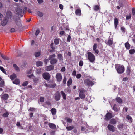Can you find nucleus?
<instances>
[{
	"instance_id": "obj_1",
	"label": "nucleus",
	"mask_w": 135,
	"mask_h": 135,
	"mask_svg": "<svg viewBox=\"0 0 135 135\" xmlns=\"http://www.w3.org/2000/svg\"><path fill=\"white\" fill-rule=\"evenodd\" d=\"M56 56L55 54H51L49 56L48 59L50 60V63L51 64L54 65L57 63V60L55 58Z\"/></svg>"
},
{
	"instance_id": "obj_2",
	"label": "nucleus",
	"mask_w": 135,
	"mask_h": 135,
	"mask_svg": "<svg viewBox=\"0 0 135 135\" xmlns=\"http://www.w3.org/2000/svg\"><path fill=\"white\" fill-rule=\"evenodd\" d=\"M115 68L117 72L119 74H122L124 71V68L123 66L118 64L115 66Z\"/></svg>"
},
{
	"instance_id": "obj_3",
	"label": "nucleus",
	"mask_w": 135,
	"mask_h": 135,
	"mask_svg": "<svg viewBox=\"0 0 135 135\" xmlns=\"http://www.w3.org/2000/svg\"><path fill=\"white\" fill-rule=\"evenodd\" d=\"M88 59L91 62H93L94 61L95 57L94 55L91 52H88L87 53Z\"/></svg>"
},
{
	"instance_id": "obj_4",
	"label": "nucleus",
	"mask_w": 135,
	"mask_h": 135,
	"mask_svg": "<svg viewBox=\"0 0 135 135\" xmlns=\"http://www.w3.org/2000/svg\"><path fill=\"white\" fill-rule=\"evenodd\" d=\"M86 91L84 89H81L79 93V96L83 100H84L85 97V92Z\"/></svg>"
},
{
	"instance_id": "obj_5",
	"label": "nucleus",
	"mask_w": 135,
	"mask_h": 135,
	"mask_svg": "<svg viewBox=\"0 0 135 135\" xmlns=\"http://www.w3.org/2000/svg\"><path fill=\"white\" fill-rule=\"evenodd\" d=\"M84 83L85 85L89 86H92L94 85V83L88 79H85L84 80Z\"/></svg>"
},
{
	"instance_id": "obj_6",
	"label": "nucleus",
	"mask_w": 135,
	"mask_h": 135,
	"mask_svg": "<svg viewBox=\"0 0 135 135\" xmlns=\"http://www.w3.org/2000/svg\"><path fill=\"white\" fill-rule=\"evenodd\" d=\"M9 95L7 94H2L1 96V98L2 100H6L8 99L9 98Z\"/></svg>"
},
{
	"instance_id": "obj_7",
	"label": "nucleus",
	"mask_w": 135,
	"mask_h": 135,
	"mask_svg": "<svg viewBox=\"0 0 135 135\" xmlns=\"http://www.w3.org/2000/svg\"><path fill=\"white\" fill-rule=\"evenodd\" d=\"M112 117V114L109 112H108L105 115V120H108L110 119Z\"/></svg>"
},
{
	"instance_id": "obj_8",
	"label": "nucleus",
	"mask_w": 135,
	"mask_h": 135,
	"mask_svg": "<svg viewBox=\"0 0 135 135\" xmlns=\"http://www.w3.org/2000/svg\"><path fill=\"white\" fill-rule=\"evenodd\" d=\"M56 78L58 82H60L62 79V76L61 74L59 73H57L56 76Z\"/></svg>"
},
{
	"instance_id": "obj_9",
	"label": "nucleus",
	"mask_w": 135,
	"mask_h": 135,
	"mask_svg": "<svg viewBox=\"0 0 135 135\" xmlns=\"http://www.w3.org/2000/svg\"><path fill=\"white\" fill-rule=\"evenodd\" d=\"M60 94L58 91L56 92L55 94L54 98L56 100L58 101L60 98Z\"/></svg>"
},
{
	"instance_id": "obj_10",
	"label": "nucleus",
	"mask_w": 135,
	"mask_h": 135,
	"mask_svg": "<svg viewBox=\"0 0 135 135\" xmlns=\"http://www.w3.org/2000/svg\"><path fill=\"white\" fill-rule=\"evenodd\" d=\"M42 76L43 78L46 80H48L50 78V75L47 73H43Z\"/></svg>"
},
{
	"instance_id": "obj_11",
	"label": "nucleus",
	"mask_w": 135,
	"mask_h": 135,
	"mask_svg": "<svg viewBox=\"0 0 135 135\" xmlns=\"http://www.w3.org/2000/svg\"><path fill=\"white\" fill-rule=\"evenodd\" d=\"M107 128L110 131L114 132L115 131V127L111 124H108L107 126Z\"/></svg>"
},
{
	"instance_id": "obj_12",
	"label": "nucleus",
	"mask_w": 135,
	"mask_h": 135,
	"mask_svg": "<svg viewBox=\"0 0 135 135\" xmlns=\"http://www.w3.org/2000/svg\"><path fill=\"white\" fill-rule=\"evenodd\" d=\"M12 16V14L11 11H7L6 13V16L5 17H6L8 19H10Z\"/></svg>"
},
{
	"instance_id": "obj_13",
	"label": "nucleus",
	"mask_w": 135,
	"mask_h": 135,
	"mask_svg": "<svg viewBox=\"0 0 135 135\" xmlns=\"http://www.w3.org/2000/svg\"><path fill=\"white\" fill-rule=\"evenodd\" d=\"M9 20L5 17L1 22V24L2 26H5L7 23L8 21Z\"/></svg>"
},
{
	"instance_id": "obj_14",
	"label": "nucleus",
	"mask_w": 135,
	"mask_h": 135,
	"mask_svg": "<svg viewBox=\"0 0 135 135\" xmlns=\"http://www.w3.org/2000/svg\"><path fill=\"white\" fill-rule=\"evenodd\" d=\"M113 38H112L110 39H108L107 42L106 43V44L109 46H111L113 44Z\"/></svg>"
},
{
	"instance_id": "obj_15",
	"label": "nucleus",
	"mask_w": 135,
	"mask_h": 135,
	"mask_svg": "<svg viewBox=\"0 0 135 135\" xmlns=\"http://www.w3.org/2000/svg\"><path fill=\"white\" fill-rule=\"evenodd\" d=\"M97 45V43L94 44L93 46V50L96 53L98 54L99 52V51L98 49H96Z\"/></svg>"
},
{
	"instance_id": "obj_16",
	"label": "nucleus",
	"mask_w": 135,
	"mask_h": 135,
	"mask_svg": "<svg viewBox=\"0 0 135 135\" xmlns=\"http://www.w3.org/2000/svg\"><path fill=\"white\" fill-rule=\"evenodd\" d=\"M54 68V66L52 65L47 66L46 67L45 69L47 71H49L53 70Z\"/></svg>"
},
{
	"instance_id": "obj_17",
	"label": "nucleus",
	"mask_w": 135,
	"mask_h": 135,
	"mask_svg": "<svg viewBox=\"0 0 135 135\" xmlns=\"http://www.w3.org/2000/svg\"><path fill=\"white\" fill-rule=\"evenodd\" d=\"M57 57L59 62L63 61V56L62 54L60 53L58 54L57 55Z\"/></svg>"
},
{
	"instance_id": "obj_18",
	"label": "nucleus",
	"mask_w": 135,
	"mask_h": 135,
	"mask_svg": "<svg viewBox=\"0 0 135 135\" xmlns=\"http://www.w3.org/2000/svg\"><path fill=\"white\" fill-rule=\"evenodd\" d=\"M48 126L50 128L52 129H56V125L52 123H49Z\"/></svg>"
},
{
	"instance_id": "obj_19",
	"label": "nucleus",
	"mask_w": 135,
	"mask_h": 135,
	"mask_svg": "<svg viewBox=\"0 0 135 135\" xmlns=\"http://www.w3.org/2000/svg\"><path fill=\"white\" fill-rule=\"evenodd\" d=\"M75 14L76 15L78 16H80L81 15V11L79 9H77L75 11Z\"/></svg>"
},
{
	"instance_id": "obj_20",
	"label": "nucleus",
	"mask_w": 135,
	"mask_h": 135,
	"mask_svg": "<svg viewBox=\"0 0 135 135\" xmlns=\"http://www.w3.org/2000/svg\"><path fill=\"white\" fill-rule=\"evenodd\" d=\"M15 10L16 12L18 14L22 13L23 10L21 9L19 7H17L16 9Z\"/></svg>"
},
{
	"instance_id": "obj_21",
	"label": "nucleus",
	"mask_w": 135,
	"mask_h": 135,
	"mask_svg": "<svg viewBox=\"0 0 135 135\" xmlns=\"http://www.w3.org/2000/svg\"><path fill=\"white\" fill-rule=\"evenodd\" d=\"M117 123V120L113 118L111 119L109 123L112 124H115Z\"/></svg>"
},
{
	"instance_id": "obj_22",
	"label": "nucleus",
	"mask_w": 135,
	"mask_h": 135,
	"mask_svg": "<svg viewBox=\"0 0 135 135\" xmlns=\"http://www.w3.org/2000/svg\"><path fill=\"white\" fill-rule=\"evenodd\" d=\"M118 23V20L117 18H115L114 19V24L115 28L116 29Z\"/></svg>"
},
{
	"instance_id": "obj_23",
	"label": "nucleus",
	"mask_w": 135,
	"mask_h": 135,
	"mask_svg": "<svg viewBox=\"0 0 135 135\" xmlns=\"http://www.w3.org/2000/svg\"><path fill=\"white\" fill-rule=\"evenodd\" d=\"M51 112L52 114L53 115H55L56 113V109L55 108H53L51 109Z\"/></svg>"
},
{
	"instance_id": "obj_24",
	"label": "nucleus",
	"mask_w": 135,
	"mask_h": 135,
	"mask_svg": "<svg viewBox=\"0 0 135 135\" xmlns=\"http://www.w3.org/2000/svg\"><path fill=\"white\" fill-rule=\"evenodd\" d=\"M16 77V75L15 74H13L11 75L10 76V79L12 80H13Z\"/></svg>"
},
{
	"instance_id": "obj_25",
	"label": "nucleus",
	"mask_w": 135,
	"mask_h": 135,
	"mask_svg": "<svg viewBox=\"0 0 135 135\" xmlns=\"http://www.w3.org/2000/svg\"><path fill=\"white\" fill-rule=\"evenodd\" d=\"M13 83L16 84H18L20 83V80L18 79H16L13 81Z\"/></svg>"
},
{
	"instance_id": "obj_26",
	"label": "nucleus",
	"mask_w": 135,
	"mask_h": 135,
	"mask_svg": "<svg viewBox=\"0 0 135 135\" xmlns=\"http://www.w3.org/2000/svg\"><path fill=\"white\" fill-rule=\"evenodd\" d=\"M61 93L63 97V99L64 100H66V96L65 93L63 91H61Z\"/></svg>"
},
{
	"instance_id": "obj_27",
	"label": "nucleus",
	"mask_w": 135,
	"mask_h": 135,
	"mask_svg": "<svg viewBox=\"0 0 135 135\" xmlns=\"http://www.w3.org/2000/svg\"><path fill=\"white\" fill-rule=\"evenodd\" d=\"M36 65L37 67L42 66V62L41 61H38L36 62Z\"/></svg>"
},
{
	"instance_id": "obj_28",
	"label": "nucleus",
	"mask_w": 135,
	"mask_h": 135,
	"mask_svg": "<svg viewBox=\"0 0 135 135\" xmlns=\"http://www.w3.org/2000/svg\"><path fill=\"white\" fill-rule=\"evenodd\" d=\"M126 48L128 49H130V45L129 43L128 42H126L125 44Z\"/></svg>"
},
{
	"instance_id": "obj_29",
	"label": "nucleus",
	"mask_w": 135,
	"mask_h": 135,
	"mask_svg": "<svg viewBox=\"0 0 135 135\" xmlns=\"http://www.w3.org/2000/svg\"><path fill=\"white\" fill-rule=\"evenodd\" d=\"M116 100L117 102L119 103H121L122 102V100L119 97L117 98L116 99Z\"/></svg>"
},
{
	"instance_id": "obj_30",
	"label": "nucleus",
	"mask_w": 135,
	"mask_h": 135,
	"mask_svg": "<svg viewBox=\"0 0 135 135\" xmlns=\"http://www.w3.org/2000/svg\"><path fill=\"white\" fill-rule=\"evenodd\" d=\"M54 42L55 44L56 45H57L59 44V39L55 38L54 40Z\"/></svg>"
},
{
	"instance_id": "obj_31",
	"label": "nucleus",
	"mask_w": 135,
	"mask_h": 135,
	"mask_svg": "<svg viewBox=\"0 0 135 135\" xmlns=\"http://www.w3.org/2000/svg\"><path fill=\"white\" fill-rule=\"evenodd\" d=\"M100 8V7L98 5H95L93 7V9L94 10L98 11Z\"/></svg>"
},
{
	"instance_id": "obj_32",
	"label": "nucleus",
	"mask_w": 135,
	"mask_h": 135,
	"mask_svg": "<svg viewBox=\"0 0 135 135\" xmlns=\"http://www.w3.org/2000/svg\"><path fill=\"white\" fill-rule=\"evenodd\" d=\"M13 66L14 67L15 69L17 71H19V68L15 64H14L13 65Z\"/></svg>"
},
{
	"instance_id": "obj_33",
	"label": "nucleus",
	"mask_w": 135,
	"mask_h": 135,
	"mask_svg": "<svg viewBox=\"0 0 135 135\" xmlns=\"http://www.w3.org/2000/svg\"><path fill=\"white\" fill-rule=\"evenodd\" d=\"M40 55V53L39 52H36L34 54V55L36 57H38Z\"/></svg>"
},
{
	"instance_id": "obj_34",
	"label": "nucleus",
	"mask_w": 135,
	"mask_h": 135,
	"mask_svg": "<svg viewBox=\"0 0 135 135\" xmlns=\"http://www.w3.org/2000/svg\"><path fill=\"white\" fill-rule=\"evenodd\" d=\"M74 128V127L73 126H68L66 127V129L68 130H71L73 129Z\"/></svg>"
},
{
	"instance_id": "obj_35",
	"label": "nucleus",
	"mask_w": 135,
	"mask_h": 135,
	"mask_svg": "<svg viewBox=\"0 0 135 135\" xmlns=\"http://www.w3.org/2000/svg\"><path fill=\"white\" fill-rule=\"evenodd\" d=\"M131 70L129 67H127L126 70L127 74L128 75L131 72Z\"/></svg>"
},
{
	"instance_id": "obj_36",
	"label": "nucleus",
	"mask_w": 135,
	"mask_h": 135,
	"mask_svg": "<svg viewBox=\"0 0 135 135\" xmlns=\"http://www.w3.org/2000/svg\"><path fill=\"white\" fill-rule=\"evenodd\" d=\"M72 82V80L71 79H70L68 80L67 83V85L68 86H69L70 85Z\"/></svg>"
},
{
	"instance_id": "obj_37",
	"label": "nucleus",
	"mask_w": 135,
	"mask_h": 135,
	"mask_svg": "<svg viewBox=\"0 0 135 135\" xmlns=\"http://www.w3.org/2000/svg\"><path fill=\"white\" fill-rule=\"evenodd\" d=\"M116 106V104H115L114 105L113 108V110H114V111L117 112L118 110V109L117 108Z\"/></svg>"
},
{
	"instance_id": "obj_38",
	"label": "nucleus",
	"mask_w": 135,
	"mask_h": 135,
	"mask_svg": "<svg viewBox=\"0 0 135 135\" xmlns=\"http://www.w3.org/2000/svg\"><path fill=\"white\" fill-rule=\"evenodd\" d=\"M9 115V113L8 112H6V113H4L3 115V117H8Z\"/></svg>"
},
{
	"instance_id": "obj_39",
	"label": "nucleus",
	"mask_w": 135,
	"mask_h": 135,
	"mask_svg": "<svg viewBox=\"0 0 135 135\" xmlns=\"http://www.w3.org/2000/svg\"><path fill=\"white\" fill-rule=\"evenodd\" d=\"M129 52L131 54H133L135 52V50L131 49L129 51Z\"/></svg>"
},
{
	"instance_id": "obj_40",
	"label": "nucleus",
	"mask_w": 135,
	"mask_h": 135,
	"mask_svg": "<svg viewBox=\"0 0 135 135\" xmlns=\"http://www.w3.org/2000/svg\"><path fill=\"white\" fill-rule=\"evenodd\" d=\"M38 15L40 17H41L43 16V14L42 12H41L38 11Z\"/></svg>"
},
{
	"instance_id": "obj_41",
	"label": "nucleus",
	"mask_w": 135,
	"mask_h": 135,
	"mask_svg": "<svg viewBox=\"0 0 135 135\" xmlns=\"http://www.w3.org/2000/svg\"><path fill=\"white\" fill-rule=\"evenodd\" d=\"M45 99L43 97H41L40 98V100L41 102H43Z\"/></svg>"
},
{
	"instance_id": "obj_42",
	"label": "nucleus",
	"mask_w": 135,
	"mask_h": 135,
	"mask_svg": "<svg viewBox=\"0 0 135 135\" xmlns=\"http://www.w3.org/2000/svg\"><path fill=\"white\" fill-rule=\"evenodd\" d=\"M4 82L3 81H1L0 83V87H3V86L4 85Z\"/></svg>"
},
{
	"instance_id": "obj_43",
	"label": "nucleus",
	"mask_w": 135,
	"mask_h": 135,
	"mask_svg": "<svg viewBox=\"0 0 135 135\" xmlns=\"http://www.w3.org/2000/svg\"><path fill=\"white\" fill-rule=\"evenodd\" d=\"M1 57L4 59L5 60H8V57H7L6 56L3 55H1Z\"/></svg>"
},
{
	"instance_id": "obj_44",
	"label": "nucleus",
	"mask_w": 135,
	"mask_h": 135,
	"mask_svg": "<svg viewBox=\"0 0 135 135\" xmlns=\"http://www.w3.org/2000/svg\"><path fill=\"white\" fill-rule=\"evenodd\" d=\"M126 118L127 119L131 121V122H132V119L131 117L129 115H127V116Z\"/></svg>"
},
{
	"instance_id": "obj_45",
	"label": "nucleus",
	"mask_w": 135,
	"mask_h": 135,
	"mask_svg": "<svg viewBox=\"0 0 135 135\" xmlns=\"http://www.w3.org/2000/svg\"><path fill=\"white\" fill-rule=\"evenodd\" d=\"M0 69L4 73H6L5 69L2 67H0Z\"/></svg>"
},
{
	"instance_id": "obj_46",
	"label": "nucleus",
	"mask_w": 135,
	"mask_h": 135,
	"mask_svg": "<svg viewBox=\"0 0 135 135\" xmlns=\"http://www.w3.org/2000/svg\"><path fill=\"white\" fill-rule=\"evenodd\" d=\"M33 81L36 83H37L38 82V79L37 78H35L33 79Z\"/></svg>"
},
{
	"instance_id": "obj_47",
	"label": "nucleus",
	"mask_w": 135,
	"mask_h": 135,
	"mask_svg": "<svg viewBox=\"0 0 135 135\" xmlns=\"http://www.w3.org/2000/svg\"><path fill=\"white\" fill-rule=\"evenodd\" d=\"M35 108H30L29 109L28 111H33L34 112L35 111Z\"/></svg>"
},
{
	"instance_id": "obj_48",
	"label": "nucleus",
	"mask_w": 135,
	"mask_h": 135,
	"mask_svg": "<svg viewBox=\"0 0 135 135\" xmlns=\"http://www.w3.org/2000/svg\"><path fill=\"white\" fill-rule=\"evenodd\" d=\"M83 64V63L82 60H80V61L79 63V65L80 66H82Z\"/></svg>"
},
{
	"instance_id": "obj_49",
	"label": "nucleus",
	"mask_w": 135,
	"mask_h": 135,
	"mask_svg": "<svg viewBox=\"0 0 135 135\" xmlns=\"http://www.w3.org/2000/svg\"><path fill=\"white\" fill-rule=\"evenodd\" d=\"M67 122L71 123L72 121V119L70 118H68L66 120Z\"/></svg>"
},
{
	"instance_id": "obj_50",
	"label": "nucleus",
	"mask_w": 135,
	"mask_h": 135,
	"mask_svg": "<svg viewBox=\"0 0 135 135\" xmlns=\"http://www.w3.org/2000/svg\"><path fill=\"white\" fill-rule=\"evenodd\" d=\"M66 80H67V78H66V77H64V78L63 81V83L64 84H66Z\"/></svg>"
},
{
	"instance_id": "obj_51",
	"label": "nucleus",
	"mask_w": 135,
	"mask_h": 135,
	"mask_svg": "<svg viewBox=\"0 0 135 135\" xmlns=\"http://www.w3.org/2000/svg\"><path fill=\"white\" fill-rule=\"evenodd\" d=\"M76 72L75 70H74L72 73V75L74 76H75L76 75Z\"/></svg>"
},
{
	"instance_id": "obj_52",
	"label": "nucleus",
	"mask_w": 135,
	"mask_h": 135,
	"mask_svg": "<svg viewBox=\"0 0 135 135\" xmlns=\"http://www.w3.org/2000/svg\"><path fill=\"white\" fill-rule=\"evenodd\" d=\"M28 82L27 81L24 82L23 83L22 85L23 86H26L27 85V84H28Z\"/></svg>"
},
{
	"instance_id": "obj_53",
	"label": "nucleus",
	"mask_w": 135,
	"mask_h": 135,
	"mask_svg": "<svg viewBox=\"0 0 135 135\" xmlns=\"http://www.w3.org/2000/svg\"><path fill=\"white\" fill-rule=\"evenodd\" d=\"M71 38V36L70 35H68L67 38V41L68 42H70V41Z\"/></svg>"
},
{
	"instance_id": "obj_54",
	"label": "nucleus",
	"mask_w": 135,
	"mask_h": 135,
	"mask_svg": "<svg viewBox=\"0 0 135 135\" xmlns=\"http://www.w3.org/2000/svg\"><path fill=\"white\" fill-rule=\"evenodd\" d=\"M121 31L124 33L125 32L126 30H125V29L123 27H121Z\"/></svg>"
},
{
	"instance_id": "obj_55",
	"label": "nucleus",
	"mask_w": 135,
	"mask_h": 135,
	"mask_svg": "<svg viewBox=\"0 0 135 135\" xmlns=\"http://www.w3.org/2000/svg\"><path fill=\"white\" fill-rule=\"evenodd\" d=\"M132 13L133 15H135V8H133L132 9Z\"/></svg>"
},
{
	"instance_id": "obj_56",
	"label": "nucleus",
	"mask_w": 135,
	"mask_h": 135,
	"mask_svg": "<svg viewBox=\"0 0 135 135\" xmlns=\"http://www.w3.org/2000/svg\"><path fill=\"white\" fill-rule=\"evenodd\" d=\"M76 78L77 79H79L81 78V75L80 74H78L76 75Z\"/></svg>"
},
{
	"instance_id": "obj_57",
	"label": "nucleus",
	"mask_w": 135,
	"mask_h": 135,
	"mask_svg": "<svg viewBox=\"0 0 135 135\" xmlns=\"http://www.w3.org/2000/svg\"><path fill=\"white\" fill-rule=\"evenodd\" d=\"M123 124H119L117 126L118 127L119 129H120V128H123Z\"/></svg>"
},
{
	"instance_id": "obj_58",
	"label": "nucleus",
	"mask_w": 135,
	"mask_h": 135,
	"mask_svg": "<svg viewBox=\"0 0 135 135\" xmlns=\"http://www.w3.org/2000/svg\"><path fill=\"white\" fill-rule=\"evenodd\" d=\"M128 110V108L127 107H124L123 108V111H125V112H126Z\"/></svg>"
},
{
	"instance_id": "obj_59",
	"label": "nucleus",
	"mask_w": 135,
	"mask_h": 135,
	"mask_svg": "<svg viewBox=\"0 0 135 135\" xmlns=\"http://www.w3.org/2000/svg\"><path fill=\"white\" fill-rule=\"evenodd\" d=\"M131 17V15H129L128 16L127 15L126 16V18L127 20H128L130 19Z\"/></svg>"
},
{
	"instance_id": "obj_60",
	"label": "nucleus",
	"mask_w": 135,
	"mask_h": 135,
	"mask_svg": "<svg viewBox=\"0 0 135 135\" xmlns=\"http://www.w3.org/2000/svg\"><path fill=\"white\" fill-rule=\"evenodd\" d=\"M39 32L40 30H37L35 33V35L36 36L37 35L39 34Z\"/></svg>"
},
{
	"instance_id": "obj_61",
	"label": "nucleus",
	"mask_w": 135,
	"mask_h": 135,
	"mask_svg": "<svg viewBox=\"0 0 135 135\" xmlns=\"http://www.w3.org/2000/svg\"><path fill=\"white\" fill-rule=\"evenodd\" d=\"M59 7L61 9H63V6L62 4H60L59 5Z\"/></svg>"
},
{
	"instance_id": "obj_62",
	"label": "nucleus",
	"mask_w": 135,
	"mask_h": 135,
	"mask_svg": "<svg viewBox=\"0 0 135 135\" xmlns=\"http://www.w3.org/2000/svg\"><path fill=\"white\" fill-rule=\"evenodd\" d=\"M39 4H41L43 2V0H37Z\"/></svg>"
},
{
	"instance_id": "obj_63",
	"label": "nucleus",
	"mask_w": 135,
	"mask_h": 135,
	"mask_svg": "<svg viewBox=\"0 0 135 135\" xmlns=\"http://www.w3.org/2000/svg\"><path fill=\"white\" fill-rule=\"evenodd\" d=\"M32 73V70L30 69L27 71V74H31Z\"/></svg>"
},
{
	"instance_id": "obj_64",
	"label": "nucleus",
	"mask_w": 135,
	"mask_h": 135,
	"mask_svg": "<svg viewBox=\"0 0 135 135\" xmlns=\"http://www.w3.org/2000/svg\"><path fill=\"white\" fill-rule=\"evenodd\" d=\"M128 80V78L125 77L123 79V80L124 81H126Z\"/></svg>"
}]
</instances>
